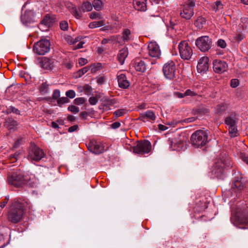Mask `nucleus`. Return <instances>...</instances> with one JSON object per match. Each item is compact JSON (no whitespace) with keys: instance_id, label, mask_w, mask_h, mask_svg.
<instances>
[{"instance_id":"c03bdc74","label":"nucleus","mask_w":248,"mask_h":248,"mask_svg":"<svg viewBox=\"0 0 248 248\" xmlns=\"http://www.w3.org/2000/svg\"><path fill=\"white\" fill-rule=\"evenodd\" d=\"M86 101L84 97L77 98L74 100V103L77 105H80L84 104Z\"/></svg>"},{"instance_id":"bb28decb","label":"nucleus","mask_w":248,"mask_h":248,"mask_svg":"<svg viewBox=\"0 0 248 248\" xmlns=\"http://www.w3.org/2000/svg\"><path fill=\"white\" fill-rule=\"evenodd\" d=\"M227 108V105L225 103H221L217 106L215 108L216 113L220 115L223 114Z\"/></svg>"},{"instance_id":"20e7f679","label":"nucleus","mask_w":248,"mask_h":248,"mask_svg":"<svg viewBox=\"0 0 248 248\" xmlns=\"http://www.w3.org/2000/svg\"><path fill=\"white\" fill-rule=\"evenodd\" d=\"M133 153L143 155L149 153L152 148V145L148 140L138 141L135 146L131 147Z\"/></svg>"},{"instance_id":"a18cd8bd","label":"nucleus","mask_w":248,"mask_h":248,"mask_svg":"<svg viewBox=\"0 0 248 248\" xmlns=\"http://www.w3.org/2000/svg\"><path fill=\"white\" fill-rule=\"evenodd\" d=\"M66 95V97H69L70 98H74L76 96V93L74 90H70L66 92L65 93Z\"/></svg>"},{"instance_id":"6e6552de","label":"nucleus","mask_w":248,"mask_h":248,"mask_svg":"<svg viewBox=\"0 0 248 248\" xmlns=\"http://www.w3.org/2000/svg\"><path fill=\"white\" fill-rule=\"evenodd\" d=\"M195 44L202 51L205 52L211 47L212 40L208 36H203L196 40Z\"/></svg>"},{"instance_id":"09e8293b","label":"nucleus","mask_w":248,"mask_h":248,"mask_svg":"<svg viewBox=\"0 0 248 248\" xmlns=\"http://www.w3.org/2000/svg\"><path fill=\"white\" fill-rule=\"evenodd\" d=\"M89 17L92 19H94L97 18H101L100 14L96 12H93L89 14Z\"/></svg>"},{"instance_id":"13d9d810","label":"nucleus","mask_w":248,"mask_h":248,"mask_svg":"<svg viewBox=\"0 0 248 248\" xmlns=\"http://www.w3.org/2000/svg\"><path fill=\"white\" fill-rule=\"evenodd\" d=\"M240 157L243 161H244L247 164H248V156L246 155L245 154L243 153H241L240 154Z\"/></svg>"},{"instance_id":"e2e57ef3","label":"nucleus","mask_w":248,"mask_h":248,"mask_svg":"<svg viewBox=\"0 0 248 248\" xmlns=\"http://www.w3.org/2000/svg\"><path fill=\"white\" fill-rule=\"evenodd\" d=\"M89 114L86 111H83L80 113V117L81 118L85 119L87 118Z\"/></svg>"},{"instance_id":"680f3d73","label":"nucleus","mask_w":248,"mask_h":248,"mask_svg":"<svg viewBox=\"0 0 248 248\" xmlns=\"http://www.w3.org/2000/svg\"><path fill=\"white\" fill-rule=\"evenodd\" d=\"M174 95L178 98H182L185 97V94L184 93H181L179 92H174Z\"/></svg>"},{"instance_id":"58836bf2","label":"nucleus","mask_w":248,"mask_h":248,"mask_svg":"<svg viewBox=\"0 0 248 248\" xmlns=\"http://www.w3.org/2000/svg\"><path fill=\"white\" fill-rule=\"evenodd\" d=\"M101 68V63H93L90 65V69L92 73H95Z\"/></svg>"},{"instance_id":"5fc2aeb1","label":"nucleus","mask_w":248,"mask_h":248,"mask_svg":"<svg viewBox=\"0 0 248 248\" xmlns=\"http://www.w3.org/2000/svg\"><path fill=\"white\" fill-rule=\"evenodd\" d=\"M185 96H195L197 95V93L193 91H191V90L188 89L187 90L185 93H184Z\"/></svg>"},{"instance_id":"aec40b11","label":"nucleus","mask_w":248,"mask_h":248,"mask_svg":"<svg viewBox=\"0 0 248 248\" xmlns=\"http://www.w3.org/2000/svg\"><path fill=\"white\" fill-rule=\"evenodd\" d=\"M214 71L217 73H221L226 71L228 66L227 63H213Z\"/></svg>"},{"instance_id":"f03ea898","label":"nucleus","mask_w":248,"mask_h":248,"mask_svg":"<svg viewBox=\"0 0 248 248\" xmlns=\"http://www.w3.org/2000/svg\"><path fill=\"white\" fill-rule=\"evenodd\" d=\"M231 220L236 226L248 225V207L237 209L235 214L232 213Z\"/></svg>"},{"instance_id":"a19ab883","label":"nucleus","mask_w":248,"mask_h":248,"mask_svg":"<svg viewBox=\"0 0 248 248\" xmlns=\"http://www.w3.org/2000/svg\"><path fill=\"white\" fill-rule=\"evenodd\" d=\"M127 111L125 109H119L115 111L113 113L114 115L116 117H119L126 114Z\"/></svg>"},{"instance_id":"c756f323","label":"nucleus","mask_w":248,"mask_h":248,"mask_svg":"<svg viewBox=\"0 0 248 248\" xmlns=\"http://www.w3.org/2000/svg\"><path fill=\"white\" fill-rule=\"evenodd\" d=\"M38 65L46 71L45 72L52 70L54 68L53 63H38Z\"/></svg>"},{"instance_id":"393cba45","label":"nucleus","mask_w":248,"mask_h":248,"mask_svg":"<svg viewBox=\"0 0 248 248\" xmlns=\"http://www.w3.org/2000/svg\"><path fill=\"white\" fill-rule=\"evenodd\" d=\"M111 43L113 44H118L119 46H122L125 43L124 41L122 36L120 35H112L110 36Z\"/></svg>"},{"instance_id":"de8ad7c7","label":"nucleus","mask_w":248,"mask_h":248,"mask_svg":"<svg viewBox=\"0 0 248 248\" xmlns=\"http://www.w3.org/2000/svg\"><path fill=\"white\" fill-rule=\"evenodd\" d=\"M89 70H90V66L85 67L83 68L82 69L79 70L78 71V74L79 76H81L84 74L88 72Z\"/></svg>"},{"instance_id":"39448f33","label":"nucleus","mask_w":248,"mask_h":248,"mask_svg":"<svg viewBox=\"0 0 248 248\" xmlns=\"http://www.w3.org/2000/svg\"><path fill=\"white\" fill-rule=\"evenodd\" d=\"M50 44L49 41L46 39H41L33 46V51L34 53L43 55L50 50Z\"/></svg>"},{"instance_id":"f704fd0d","label":"nucleus","mask_w":248,"mask_h":248,"mask_svg":"<svg viewBox=\"0 0 248 248\" xmlns=\"http://www.w3.org/2000/svg\"><path fill=\"white\" fill-rule=\"evenodd\" d=\"M228 127L229 134L231 137H235L238 135L236 125Z\"/></svg>"},{"instance_id":"338daca9","label":"nucleus","mask_w":248,"mask_h":248,"mask_svg":"<svg viewBox=\"0 0 248 248\" xmlns=\"http://www.w3.org/2000/svg\"><path fill=\"white\" fill-rule=\"evenodd\" d=\"M78 128V126L77 125H74L73 126L70 127L68 128V132H73L77 130Z\"/></svg>"},{"instance_id":"473e14b6","label":"nucleus","mask_w":248,"mask_h":248,"mask_svg":"<svg viewBox=\"0 0 248 248\" xmlns=\"http://www.w3.org/2000/svg\"><path fill=\"white\" fill-rule=\"evenodd\" d=\"M205 24V19L204 18L199 16L195 22V25L199 29L203 28V25Z\"/></svg>"},{"instance_id":"2f4dec72","label":"nucleus","mask_w":248,"mask_h":248,"mask_svg":"<svg viewBox=\"0 0 248 248\" xmlns=\"http://www.w3.org/2000/svg\"><path fill=\"white\" fill-rule=\"evenodd\" d=\"M9 219L13 223L16 222V211L14 205L11 207V209L8 212Z\"/></svg>"},{"instance_id":"603ef678","label":"nucleus","mask_w":248,"mask_h":248,"mask_svg":"<svg viewBox=\"0 0 248 248\" xmlns=\"http://www.w3.org/2000/svg\"><path fill=\"white\" fill-rule=\"evenodd\" d=\"M217 45L218 46H220V47L224 48L226 46V42L224 40L222 39H219L217 42Z\"/></svg>"},{"instance_id":"c9c22d12","label":"nucleus","mask_w":248,"mask_h":248,"mask_svg":"<svg viewBox=\"0 0 248 248\" xmlns=\"http://www.w3.org/2000/svg\"><path fill=\"white\" fill-rule=\"evenodd\" d=\"M81 9L83 12L91 11L93 9V4L89 1H86L83 3Z\"/></svg>"},{"instance_id":"49530a36","label":"nucleus","mask_w":248,"mask_h":248,"mask_svg":"<svg viewBox=\"0 0 248 248\" xmlns=\"http://www.w3.org/2000/svg\"><path fill=\"white\" fill-rule=\"evenodd\" d=\"M68 109L74 113H77L79 111V108L74 105L69 106L68 108Z\"/></svg>"},{"instance_id":"f3484780","label":"nucleus","mask_w":248,"mask_h":248,"mask_svg":"<svg viewBox=\"0 0 248 248\" xmlns=\"http://www.w3.org/2000/svg\"><path fill=\"white\" fill-rule=\"evenodd\" d=\"M238 121V115L235 113H232L225 120V123L228 127L236 125Z\"/></svg>"},{"instance_id":"0e129e2a","label":"nucleus","mask_w":248,"mask_h":248,"mask_svg":"<svg viewBox=\"0 0 248 248\" xmlns=\"http://www.w3.org/2000/svg\"><path fill=\"white\" fill-rule=\"evenodd\" d=\"M121 125V124L119 122H116L112 124L111 127L114 129L119 128Z\"/></svg>"},{"instance_id":"5701e85b","label":"nucleus","mask_w":248,"mask_h":248,"mask_svg":"<svg viewBox=\"0 0 248 248\" xmlns=\"http://www.w3.org/2000/svg\"><path fill=\"white\" fill-rule=\"evenodd\" d=\"M55 19L53 16L49 14L46 15L42 20L41 21L40 24L44 25L47 27L50 26L55 21Z\"/></svg>"},{"instance_id":"72a5a7b5","label":"nucleus","mask_w":248,"mask_h":248,"mask_svg":"<svg viewBox=\"0 0 248 248\" xmlns=\"http://www.w3.org/2000/svg\"><path fill=\"white\" fill-rule=\"evenodd\" d=\"M5 125L10 130V132H14L15 131V122L14 120H7L5 123Z\"/></svg>"},{"instance_id":"f257e3e1","label":"nucleus","mask_w":248,"mask_h":248,"mask_svg":"<svg viewBox=\"0 0 248 248\" xmlns=\"http://www.w3.org/2000/svg\"><path fill=\"white\" fill-rule=\"evenodd\" d=\"M231 166L230 158L226 153L221 154L217 158L212 170L213 174L217 177H220L226 168Z\"/></svg>"},{"instance_id":"4be33fe9","label":"nucleus","mask_w":248,"mask_h":248,"mask_svg":"<svg viewBox=\"0 0 248 248\" xmlns=\"http://www.w3.org/2000/svg\"><path fill=\"white\" fill-rule=\"evenodd\" d=\"M29 178L27 176L19 174L16 175V187L23 186V185L27 184Z\"/></svg>"},{"instance_id":"423d86ee","label":"nucleus","mask_w":248,"mask_h":248,"mask_svg":"<svg viewBox=\"0 0 248 248\" xmlns=\"http://www.w3.org/2000/svg\"><path fill=\"white\" fill-rule=\"evenodd\" d=\"M45 156L43 150L35 145H31L29 149L28 156V159L31 161H40Z\"/></svg>"},{"instance_id":"c85d7f7f","label":"nucleus","mask_w":248,"mask_h":248,"mask_svg":"<svg viewBox=\"0 0 248 248\" xmlns=\"http://www.w3.org/2000/svg\"><path fill=\"white\" fill-rule=\"evenodd\" d=\"M208 63H198L197 65V71L199 73H204L208 70Z\"/></svg>"},{"instance_id":"4d7b16f0","label":"nucleus","mask_w":248,"mask_h":248,"mask_svg":"<svg viewBox=\"0 0 248 248\" xmlns=\"http://www.w3.org/2000/svg\"><path fill=\"white\" fill-rule=\"evenodd\" d=\"M108 48L105 46H101L97 47V52L99 54H102L104 53Z\"/></svg>"},{"instance_id":"37998d69","label":"nucleus","mask_w":248,"mask_h":248,"mask_svg":"<svg viewBox=\"0 0 248 248\" xmlns=\"http://www.w3.org/2000/svg\"><path fill=\"white\" fill-rule=\"evenodd\" d=\"M60 27L62 31H66L68 28V24L65 21H62L60 23Z\"/></svg>"},{"instance_id":"9d476101","label":"nucleus","mask_w":248,"mask_h":248,"mask_svg":"<svg viewBox=\"0 0 248 248\" xmlns=\"http://www.w3.org/2000/svg\"><path fill=\"white\" fill-rule=\"evenodd\" d=\"M195 6V2L189 1L184 5L183 10L180 13V16L186 19H189L194 15L193 8Z\"/></svg>"},{"instance_id":"6ab92c4d","label":"nucleus","mask_w":248,"mask_h":248,"mask_svg":"<svg viewBox=\"0 0 248 248\" xmlns=\"http://www.w3.org/2000/svg\"><path fill=\"white\" fill-rule=\"evenodd\" d=\"M133 3L136 10L140 11L146 10V0H133Z\"/></svg>"},{"instance_id":"cd10ccee","label":"nucleus","mask_w":248,"mask_h":248,"mask_svg":"<svg viewBox=\"0 0 248 248\" xmlns=\"http://www.w3.org/2000/svg\"><path fill=\"white\" fill-rule=\"evenodd\" d=\"M16 176L15 172L9 171L8 173L7 182L10 185L15 186Z\"/></svg>"},{"instance_id":"4468645a","label":"nucleus","mask_w":248,"mask_h":248,"mask_svg":"<svg viewBox=\"0 0 248 248\" xmlns=\"http://www.w3.org/2000/svg\"><path fill=\"white\" fill-rule=\"evenodd\" d=\"M34 12L32 10H26L21 16V21L23 24L26 25L33 22Z\"/></svg>"},{"instance_id":"79ce46f5","label":"nucleus","mask_w":248,"mask_h":248,"mask_svg":"<svg viewBox=\"0 0 248 248\" xmlns=\"http://www.w3.org/2000/svg\"><path fill=\"white\" fill-rule=\"evenodd\" d=\"M69 102V100L66 97H61L57 100V103L60 107H61L62 104L67 103Z\"/></svg>"},{"instance_id":"e433bc0d","label":"nucleus","mask_w":248,"mask_h":248,"mask_svg":"<svg viewBox=\"0 0 248 248\" xmlns=\"http://www.w3.org/2000/svg\"><path fill=\"white\" fill-rule=\"evenodd\" d=\"M104 25V21H94L89 24V28L90 29H94L97 27L103 26Z\"/></svg>"},{"instance_id":"052dcab7","label":"nucleus","mask_w":248,"mask_h":248,"mask_svg":"<svg viewBox=\"0 0 248 248\" xmlns=\"http://www.w3.org/2000/svg\"><path fill=\"white\" fill-rule=\"evenodd\" d=\"M244 38V35L242 33H238L236 34V36L235 37V39L236 41L239 42L241 41Z\"/></svg>"},{"instance_id":"bf43d9fd","label":"nucleus","mask_w":248,"mask_h":248,"mask_svg":"<svg viewBox=\"0 0 248 248\" xmlns=\"http://www.w3.org/2000/svg\"><path fill=\"white\" fill-rule=\"evenodd\" d=\"M89 103L92 105H95L97 102V100L94 97H91L89 99Z\"/></svg>"},{"instance_id":"864d4df0","label":"nucleus","mask_w":248,"mask_h":248,"mask_svg":"<svg viewBox=\"0 0 248 248\" xmlns=\"http://www.w3.org/2000/svg\"><path fill=\"white\" fill-rule=\"evenodd\" d=\"M65 40L66 41L67 43H68L69 44H74V38L70 35H67L65 37Z\"/></svg>"},{"instance_id":"ea45409f","label":"nucleus","mask_w":248,"mask_h":248,"mask_svg":"<svg viewBox=\"0 0 248 248\" xmlns=\"http://www.w3.org/2000/svg\"><path fill=\"white\" fill-rule=\"evenodd\" d=\"M93 6L97 11H100L102 9V2L100 0H94Z\"/></svg>"},{"instance_id":"412c9836","label":"nucleus","mask_w":248,"mask_h":248,"mask_svg":"<svg viewBox=\"0 0 248 248\" xmlns=\"http://www.w3.org/2000/svg\"><path fill=\"white\" fill-rule=\"evenodd\" d=\"M128 55V48L126 46L121 49L118 52L117 59L119 62H124Z\"/></svg>"},{"instance_id":"7c9ffc66","label":"nucleus","mask_w":248,"mask_h":248,"mask_svg":"<svg viewBox=\"0 0 248 248\" xmlns=\"http://www.w3.org/2000/svg\"><path fill=\"white\" fill-rule=\"evenodd\" d=\"M132 67H134L136 71L143 72L146 69L144 63H132Z\"/></svg>"},{"instance_id":"2eb2a0df","label":"nucleus","mask_w":248,"mask_h":248,"mask_svg":"<svg viewBox=\"0 0 248 248\" xmlns=\"http://www.w3.org/2000/svg\"><path fill=\"white\" fill-rule=\"evenodd\" d=\"M156 116L154 112L152 110H147L142 113H140V117L138 118L143 122L146 121V120L150 121H154L155 120Z\"/></svg>"},{"instance_id":"6e6d98bb","label":"nucleus","mask_w":248,"mask_h":248,"mask_svg":"<svg viewBox=\"0 0 248 248\" xmlns=\"http://www.w3.org/2000/svg\"><path fill=\"white\" fill-rule=\"evenodd\" d=\"M60 96V92L58 90H55L53 92L52 97L54 99H58Z\"/></svg>"},{"instance_id":"3c124183","label":"nucleus","mask_w":248,"mask_h":248,"mask_svg":"<svg viewBox=\"0 0 248 248\" xmlns=\"http://www.w3.org/2000/svg\"><path fill=\"white\" fill-rule=\"evenodd\" d=\"M230 84L232 88H236L239 85V80L237 79H232L231 81Z\"/></svg>"},{"instance_id":"0eeeda50","label":"nucleus","mask_w":248,"mask_h":248,"mask_svg":"<svg viewBox=\"0 0 248 248\" xmlns=\"http://www.w3.org/2000/svg\"><path fill=\"white\" fill-rule=\"evenodd\" d=\"M181 57L184 60H189L192 55V50L189 46L188 43L185 41H182L178 46Z\"/></svg>"},{"instance_id":"774afa93","label":"nucleus","mask_w":248,"mask_h":248,"mask_svg":"<svg viewBox=\"0 0 248 248\" xmlns=\"http://www.w3.org/2000/svg\"><path fill=\"white\" fill-rule=\"evenodd\" d=\"M8 200H9V198H8L6 197L5 198V201H3V202H1L0 203V207L1 208H4V207L5 206V205H6V203H7V202L8 201Z\"/></svg>"},{"instance_id":"69168bd1","label":"nucleus","mask_w":248,"mask_h":248,"mask_svg":"<svg viewBox=\"0 0 248 248\" xmlns=\"http://www.w3.org/2000/svg\"><path fill=\"white\" fill-rule=\"evenodd\" d=\"M108 43H111V40H110V36L108 39L104 38L101 41V43L102 45H105L106 44H107Z\"/></svg>"},{"instance_id":"b1692460","label":"nucleus","mask_w":248,"mask_h":248,"mask_svg":"<svg viewBox=\"0 0 248 248\" xmlns=\"http://www.w3.org/2000/svg\"><path fill=\"white\" fill-rule=\"evenodd\" d=\"M122 36L125 43L129 42L132 39L131 31L128 29H123Z\"/></svg>"},{"instance_id":"dca6fc26","label":"nucleus","mask_w":248,"mask_h":248,"mask_svg":"<svg viewBox=\"0 0 248 248\" xmlns=\"http://www.w3.org/2000/svg\"><path fill=\"white\" fill-rule=\"evenodd\" d=\"M25 203L20 202L18 200H16V222L20 220L23 217Z\"/></svg>"},{"instance_id":"1a4fd4ad","label":"nucleus","mask_w":248,"mask_h":248,"mask_svg":"<svg viewBox=\"0 0 248 248\" xmlns=\"http://www.w3.org/2000/svg\"><path fill=\"white\" fill-rule=\"evenodd\" d=\"M148 54L149 56L156 60L160 58L161 51L159 46L155 42H150L148 46Z\"/></svg>"},{"instance_id":"4c0bfd02","label":"nucleus","mask_w":248,"mask_h":248,"mask_svg":"<svg viewBox=\"0 0 248 248\" xmlns=\"http://www.w3.org/2000/svg\"><path fill=\"white\" fill-rule=\"evenodd\" d=\"M48 84L46 82H43L39 88V90L41 94H45L48 91Z\"/></svg>"},{"instance_id":"7ed1b4c3","label":"nucleus","mask_w":248,"mask_h":248,"mask_svg":"<svg viewBox=\"0 0 248 248\" xmlns=\"http://www.w3.org/2000/svg\"><path fill=\"white\" fill-rule=\"evenodd\" d=\"M192 144L196 147L204 146L208 141V133L202 130L196 131L191 136Z\"/></svg>"},{"instance_id":"a211bd4d","label":"nucleus","mask_w":248,"mask_h":248,"mask_svg":"<svg viewBox=\"0 0 248 248\" xmlns=\"http://www.w3.org/2000/svg\"><path fill=\"white\" fill-rule=\"evenodd\" d=\"M118 82L119 86L123 89H126L130 86V83L127 79L124 74H121L118 76Z\"/></svg>"},{"instance_id":"f8f14e48","label":"nucleus","mask_w":248,"mask_h":248,"mask_svg":"<svg viewBox=\"0 0 248 248\" xmlns=\"http://www.w3.org/2000/svg\"><path fill=\"white\" fill-rule=\"evenodd\" d=\"M175 70L174 63H166L163 68L164 76L167 78L170 79L174 77Z\"/></svg>"},{"instance_id":"ddd939ff","label":"nucleus","mask_w":248,"mask_h":248,"mask_svg":"<svg viewBox=\"0 0 248 248\" xmlns=\"http://www.w3.org/2000/svg\"><path fill=\"white\" fill-rule=\"evenodd\" d=\"M185 142L184 139L181 137L172 139L170 141V148L172 150L180 151L183 149L185 145Z\"/></svg>"},{"instance_id":"8fccbe9b","label":"nucleus","mask_w":248,"mask_h":248,"mask_svg":"<svg viewBox=\"0 0 248 248\" xmlns=\"http://www.w3.org/2000/svg\"><path fill=\"white\" fill-rule=\"evenodd\" d=\"M241 184H242L240 181L237 180L232 183V186L233 188H237L239 189H240L241 187Z\"/></svg>"},{"instance_id":"a878e982","label":"nucleus","mask_w":248,"mask_h":248,"mask_svg":"<svg viewBox=\"0 0 248 248\" xmlns=\"http://www.w3.org/2000/svg\"><path fill=\"white\" fill-rule=\"evenodd\" d=\"M66 6L76 18L79 19L80 17V14L77 11L76 7L72 3L68 2L66 4Z\"/></svg>"},{"instance_id":"9b49d317","label":"nucleus","mask_w":248,"mask_h":248,"mask_svg":"<svg viewBox=\"0 0 248 248\" xmlns=\"http://www.w3.org/2000/svg\"><path fill=\"white\" fill-rule=\"evenodd\" d=\"M88 149L95 154H99L105 151V146L103 144L96 140L91 141L88 145Z\"/></svg>"}]
</instances>
